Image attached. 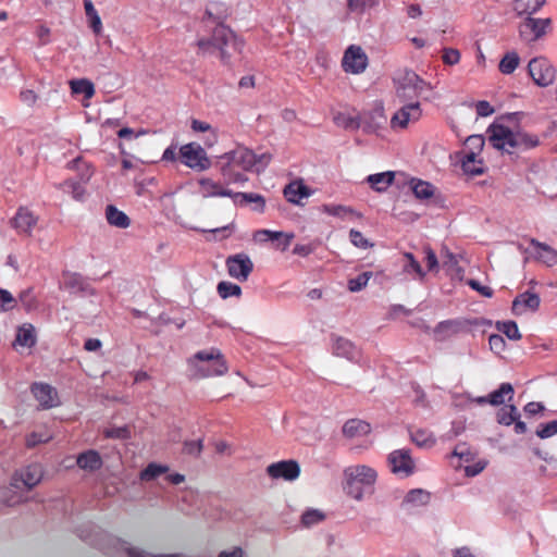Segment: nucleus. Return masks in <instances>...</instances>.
<instances>
[{
  "label": "nucleus",
  "instance_id": "f257e3e1",
  "mask_svg": "<svg viewBox=\"0 0 557 557\" xmlns=\"http://www.w3.org/2000/svg\"><path fill=\"white\" fill-rule=\"evenodd\" d=\"M272 156L268 152L256 154L245 146H236L234 149L221 154L218 159L221 175L227 184H244L248 181L246 172L263 171L270 163Z\"/></svg>",
  "mask_w": 557,
  "mask_h": 557
},
{
  "label": "nucleus",
  "instance_id": "f03ea898",
  "mask_svg": "<svg viewBox=\"0 0 557 557\" xmlns=\"http://www.w3.org/2000/svg\"><path fill=\"white\" fill-rule=\"evenodd\" d=\"M486 134L495 149L509 154L522 152L540 145L536 135L523 131H512L503 124L490 125Z\"/></svg>",
  "mask_w": 557,
  "mask_h": 557
},
{
  "label": "nucleus",
  "instance_id": "7ed1b4c3",
  "mask_svg": "<svg viewBox=\"0 0 557 557\" xmlns=\"http://www.w3.org/2000/svg\"><path fill=\"white\" fill-rule=\"evenodd\" d=\"M196 46L198 48V54H216L223 63H228L232 55L236 52H240L242 49V44L238 41L236 35L223 24H219L213 28L211 37H200Z\"/></svg>",
  "mask_w": 557,
  "mask_h": 557
},
{
  "label": "nucleus",
  "instance_id": "20e7f679",
  "mask_svg": "<svg viewBox=\"0 0 557 557\" xmlns=\"http://www.w3.org/2000/svg\"><path fill=\"white\" fill-rule=\"evenodd\" d=\"M44 476V471L40 465H29L18 471H16L10 482V486L7 487L2 494L1 499L9 506H15L28 500L25 496V492L32 491L38 485Z\"/></svg>",
  "mask_w": 557,
  "mask_h": 557
},
{
  "label": "nucleus",
  "instance_id": "39448f33",
  "mask_svg": "<svg viewBox=\"0 0 557 557\" xmlns=\"http://www.w3.org/2000/svg\"><path fill=\"white\" fill-rule=\"evenodd\" d=\"M377 472L367 465H352L344 470V490L355 500H361L372 491Z\"/></svg>",
  "mask_w": 557,
  "mask_h": 557
},
{
  "label": "nucleus",
  "instance_id": "423d86ee",
  "mask_svg": "<svg viewBox=\"0 0 557 557\" xmlns=\"http://www.w3.org/2000/svg\"><path fill=\"white\" fill-rule=\"evenodd\" d=\"M188 366L193 375L198 379L221 376L228 371L224 356L214 347L196 352L188 360Z\"/></svg>",
  "mask_w": 557,
  "mask_h": 557
},
{
  "label": "nucleus",
  "instance_id": "0eeeda50",
  "mask_svg": "<svg viewBox=\"0 0 557 557\" xmlns=\"http://www.w3.org/2000/svg\"><path fill=\"white\" fill-rule=\"evenodd\" d=\"M393 84L395 97L399 102L418 101L420 95L430 88L425 81L408 69L397 71L393 76Z\"/></svg>",
  "mask_w": 557,
  "mask_h": 557
},
{
  "label": "nucleus",
  "instance_id": "6e6552de",
  "mask_svg": "<svg viewBox=\"0 0 557 557\" xmlns=\"http://www.w3.org/2000/svg\"><path fill=\"white\" fill-rule=\"evenodd\" d=\"M422 116V108L419 101L403 102L389 120V127L394 132L405 131L410 124L417 123Z\"/></svg>",
  "mask_w": 557,
  "mask_h": 557
},
{
  "label": "nucleus",
  "instance_id": "1a4fd4ad",
  "mask_svg": "<svg viewBox=\"0 0 557 557\" xmlns=\"http://www.w3.org/2000/svg\"><path fill=\"white\" fill-rule=\"evenodd\" d=\"M552 20L527 16L519 23L518 32L520 39L525 44H533L542 39L550 29Z\"/></svg>",
  "mask_w": 557,
  "mask_h": 557
},
{
  "label": "nucleus",
  "instance_id": "9d476101",
  "mask_svg": "<svg viewBox=\"0 0 557 557\" xmlns=\"http://www.w3.org/2000/svg\"><path fill=\"white\" fill-rule=\"evenodd\" d=\"M180 159L184 165L195 171H206L211 166L205 149L196 143L183 145L180 148Z\"/></svg>",
  "mask_w": 557,
  "mask_h": 557
},
{
  "label": "nucleus",
  "instance_id": "9b49d317",
  "mask_svg": "<svg viewBox=\"0 0 557 557\" xmlns=\"http://www.w3.org/2000/svg\"><path fill=\"white\" fill-rule=\"evenodd\" d=\"M528 71L534 84L540 87L550 86L556 79V69L545 57L530 60Z\"/></svg>",
  "mask_w": 557,
  "mask_h": 557
},
{
  "label": "nucleus",
  "instance_id": "f8f14e48",
  "mask_svg": "<svg viewBox=\"0 0 557 557\" xmlns=\"http://www.w3.org/2000/svg\"><path fill=\"white\" fill-rule=\"evenodd\" d=\"M391 471L400 476L407 478L414 472V461L408 449H396L388 455L387 458Z\"/></svg>",
  "mask_w": 557,
  "mask_h": 557
},
{
  "label": "nucleus",
  "instance_id": "ddd939ff",
  "mask_svg": "<svg viewBox=\"0 0 557 557\" xmlns=\"http://www.w3.org/2000/svg\"><path fill=\"white\" fill-rule=\"evenodd\" d=\"M342 66L346 73L360 74L368 66V57L359 46H349L343 57Z\"/></svg>",
  "mask_w": 557,
  "mask_h": 557
},
{
  "label": "nucleus",
  "instance_id": "4468645a",
  "mask_svg": "<svg viewBox=\"0 0 557 557\" xmlns=\"http://www.w3.org/2000/svg\"><path fill=\"white\" fill-rule=\"evenodd\" d=\"M267 473L274 480L295 481L300 474V467L295 460H282L269 465Z\"/></svg>",
  "mask_w": 557,
  "mask_h": 557
},
{
  "label": "nucleus",
  "instance_id": "2eb2a0df",
  "mask_svg": "<svg viewBox=\"0 0 557 557\" xmlns=\"http://www.w3.org/2000/svg\"><path fill=\"white\" fill-rule=\"evenodd\" d=\"M226 267L232 277L245 282L253 269V263L247 255L237 253L227 258Z\"/></svg>",
  "mask_w": 557,
  "mask_h": 557
},
{
  "label": "nucleus",
  "instance_id": "dca6fc26",
  "mask_svg": "<svg viewBox=\"0 0 557 557\" xmlns=\"http://www.w3.org/2000/svg\"><path fill=\"white\" fill-rule=\"evenodd\" d=\"M32 393L42 409L53 408L60 403L57 389L49 384L35 383Z\"/></svg>",
  "mask_w": 557,
  "mask_h": 557
},
{
  "label": "nucleus",
  "instance_id": "f3484780",
  "mask_svg": "<svg viewBox=\"0 0 557 557\" xmlns=\"http://www.w3.org/2000/svg\"><path fill=\"white\" fill-rule=\"evenodd\" d=\"M541 299L537 294L525 292L518 295L512 301V312L516 315L534 312L539 309Z\"/></svg>",
  "mask_w": 557,
  "mask_h": 557
},
{
  "label": "nucleus",
  "instance_id": "a211bd4d",
  "mask_svg": "<svg viewBox=\"0 0 557 557\" xmlns=\"http://www.w3.org/2000/svg\"><path fill=\"white\" fill-rule=\"evenodd\" d=\"M332 351L337 357L346 358L350 361L358 362L361 352L349 339L336 336L333 338Z\"/></svg>",
  "mask_w": 557,
  "mask_h": 557
},
{
  "label": "nucleus",
  "instance_id": "6ab92c4d",
  "mask_svg": "<svg viewBox=\"0 0 557 557\" xmlns=\"http://www.w3.org/2000/svg\"><path fill=\"white\" fill-rule=\"evenodd\" d=\"M199 194L203 198L212 197H232L233 190L226 188L221 183L209 177H202L198 181Z\"/></svg>",
  "mask_w": 557,
  "mask_h": 557
},
{
  "label": "nucleus",
  "instance_id": "aec40b11",
  "mask_svg": "<svg viewBox=\"0 0 557 557\" xmlns=\"http://www.w3.org/2000/svg\"><path fill=\"white\" fill-rule=\"evenodd\" d=\"M430 492L423 488H414L405 495L401 502V508L407 511L416 510L420 507L426 506L430 503Z\"/></svg>",
  "mask_w": 557,
  "mask_h": 557
},
{
  "label": "nucleus",
  "instance_id": "412c9836",
  "mask_svg": "<svg viewBox=\"0 0 557 557\" xmlns=\"http://www.w3.org/2000/svg\"><path fill=\"white\" fill-rule=\"evenodd\" d=\"M38 222V216L35 215L27 208H20L13 219V226L17 230L18 233L29 235L32 230L36 226Z\"/></svg>",
  "mask_w": 557,
  "mask_h": 557
},
{
  "label": "nucleus",
  "instance_id": "4be33fe9",
  "mask_svg": "<svg viewBox=\"0 0 557 557\" xmlns=\"http://www.w3.org/2000/svg\"><path fill=\"white\" fill-rule=\"evenodd\" d=\"M294 238L293 233H284L278 231H271V230H259L255 232L253 239L259 243H264L268 240H277L281 245V250H286L292 240Z\"/></svg>",
  "mask_w": 557,
  "mask_h": 557
},
{
  "label": "nucleus",
  "instance_id": "5701e85b",
  "mask_svg": "<svg viewBox=\"0 0 557 557\" xmlns=\"http://www.w3.org/2000/svg\"><path fill=\"white\" fill-rule=\"evenodd\" d=\"M312 191L302 181H294L284 188L286 200L294 205H299L304 198L310 197Z\"/></svg>",
  "mask_w": 557,
  "mask_h": 557
},
{
  "label": "nucleus",
  "instance_id": "b1692460",
  "mask_svg": "<svg viewBox=\"0 0 557 557\" xmlns=\"http://www.w3.org/2000/svg\"><path fill=\"white\" fill-rule=\"evenodd\" d=\"M76 463L84 471L94 472L102 467V458L97 450L89 449L79 454Z\"/></svg>",
  "mask_w": 557,
  "mask_h": 557
},
{
  "label": "nucleus",
  "instance_id": "393cba45",
  "mask_svg": "<svg viewBox=\"0 0 557 557\" xmlns=\"http://www.w3.org/2000/svg\"><path fill=\"white\" fill-rule=\"evenodd\" d=\"M232 200L234 205L236 206H245L248 203H253L255 208L253 210L257 212H263L265 208V199L263 196L255 193H240V191H233L232 193Z\"/></svg>",
  "mask_w": 557,
  "mask_h": 557
},
{
  "label": "nucleus",
  "instance_id": "a878e982",
  "mask_svg": "<svg viewBox=\"0 0 557 557\" xmlns=\"http://www.w3.org/2000/svg\"><path fill=\"white\" fill-rule=\"evenodd\" d=\"M530 244L533 247L536 259L545 263L547 267H554L557 264V250L535 239H531Z\"/></svg>",
  "mask_w": 557,
  "mask_h": 557
},
{
  "label": "nucleus",
  "instance_id": "bb28decb",
  "mask_svg": "<svg viewBox=\"0 0 557 557\" xmlns=\"http://www.w3.org/2000/svg\"><path fill=\"white\" fill-rule=\"evenodd\" d=\"M370 432V424L360 419H350L343 425V434L348 438L362 437L368 435Z\"/></svg>",
  "mask_w": 557,
  "mask_h": 557
},
{
  "label": "nucleus",
  "instance_id": "cd10ccee",
  "mask_svg": "<svg viewBox=\"0 0 557 557\" xmlns=\"http://www.w3.org/2000/svg\"><path fill=\"white\" fill-rule=\"evenodd\" d=\"M408 184L417 199L428 200L434 196L435 187L429 182L411 178Z\"/></svg>",
  "mask_w": 557,
  "mask_h": 557
},
{
  "label": "nucleus",
  "instance_id": "c85d7f7f",
  "mask_svg": "<svg viewBox=\"0 0 557 557\" xmlns=\"http://www.w3.org/2000/svg\"><path fill=\"white\" fill-rule=\"evenodd\" d=\"M461 166L463 172L471 176H476L484 172L483 161L475 157L473 152H465Z\"/></svg>",
  "mask_w": 557,
  "mask_h": 557
},
{
  "label": "nucleus",
  "instance_id": "c756f323",
  "mask_svg": "<svg viewBox=\"0 0 557 557\" xmlns=\"http://www.w3.org/2000/svg\"><path fill=\"white\" fill-rule=\"evenodd\" d=\"M106 218L110 225L119 228H126L131 224L129 218L123 211L119 210L112 205L107 207Z\"/></svg>",
  "mask_w": 557,
  "mask_h": 557
},
{
  "label": "nucleus",
  "instance_id": "7c9ffc66",
  "mask_svg": "<svg viewBox=\"0 0 557 557\" xmlns=\"http://www.w3.org/2000/svg\"><path fill=\"white\" fill-rule=\"evenodd\" d=\"M545 2L546 0H515L513 11L518 15L531 16L536 13Z\"/></svg>",
  "mask_w": 557,
  "mask_h": 557
},
{
  "label": "nucleus",
  "instance_id": "2f4dec72",
  "mask_svg": "<svg viewBox=\"0 0 557 557\" xmlns=\"http://www.w3.org/2000/svg\"><path fill=\"white\" fill-rule=\"evenodd\" d=\"M384 120V109L382 106L376 107L372 112H363L359 115V124L364 125L369 129H374Z\"/></svg>",
  "mask_w": 557,
  "mask_h": 557
},
{
  "label": "nucleus",
  "instance_id": "473e14b6",
  "mask_svg": "<svg viewBox=\"0 0 557 557\" xmlns=\"http://www.w3.org/2000/svg\"><path fill=\"white\" fill-rule=\"evenodd\" d=\"M394 181V172H382L369 175L367 182L376 191H384Z\"/></svg>",
  "mask_w": 557,
  "mask_h": 557
},
{
  "label": "nucleus",
  "instance_id": "72a5a7b5",
  "mask_svg": "<svg viewBox=\"0 0 557 557\" xmlns=\"http://www.w3.org/2000/svg\"><path fill=\"white\" fill-rule=\"evenodd\" d=\"M513 397V387L510 383H503L498 389L488 395V404L499 406L505 404L506 398L511 400Z\"/></svg>",
  "mask_w": 557,
  "mask_h": 557
},
{
  "label": "nucleus",
  "instance_id": "f704fd0d",
  "mask_svg": "<svg viewBox=\"0 0 557 557\" xmlns=\"http://www.w3.org/2000/svg\"><path fill=\"white\" fill-rule=\"evenodd\" d=\"M190 127L194 132L208 133V136L205 138L206 146L212 147L218 143V134L209 123L205 121L193 120Z\"/></svg>",
  "mask_w": 557,
  "mask_h": 557
},
{
  "label": "nucleus",
  "instance_id": "c9c22d12",
  "mask_svg": "<svg viewBox=\"0 0 557 557\" xmlns=\"http://www.w3.org/2000/svg\"><path fill=\"white\" fill-rule=\"evenodd\" d=\"M459 331V325L457 321L446 320L440 322L433 333L437 341H445L451 335L456 334Z\"/></svg>",
  "mask_w": 557,
  "mask_h": 557
},
{
  "label": "nucleus",
  "instance_id": "e433bc0d",
  "mask_svg": "<svg viewBox=\"0 0 557 557\" xmlns=\"http://www.w3.org/2000/svg\"><path fill=\"white\" fill-rule=\"evenodd\" d=\"M322 211L329 215L338 216L341 219L360 218V214L355 212L352 208L342 205H324Z\"/></svg>",
  "mask_w": 557,
  "mask_h": 557
},
{
  "label": "nucleus",
  "instance_id": "4c0bfd02",
  "mask_svg": "<svg viewBox=\"0 0 557 557\" xmlns=\"http://www.w3.org/2000/svg\"><path fill=\"white\" fill-rule=\"evenodd\" d=\"M70 87L73 94H83L86 99H91L95 95V86L87 78L72 79Z\"/></svg>",
  "mask_w": 557,
  "mask_h": 557
},
{
  "label": "nucleus",
  "instance_id": "58836bf2",
  "mask_svg": "<svg viewBox=\"0 0 557 557\" xmlns=\"http://www.w3.org/2000/svg\"><path fill=\"white\" fill-rule=\"evenodd\" d=\"M519 64L520 58L518 53L515 51H509L502 58L498 69L503 74L509 75L515 72Z\"/></svg>",
  "mask_w": 557,
  "mask_h": 557
},
{
  "label": "nucleus",
  "instance_id": "ea45409f",
  "mask_svg": "<svg viewBox=\"0 0 557 557\" xmlns=\"http://www.w3.org/2000/svg\"><path fill=\"white\" fill-rule=\"evenodd\" d=\"M35 331L33 325L24 324L17 330L15 343L23 347H32L35 344Z\"/></svg>",
  "mask_w": 557,
  "mask_h": 557
},
{
  "label": "nucleus",
  "instance_id": "a19ab883",
  "mask_svg": "<svg viewBox=\"0 0 557 557\" xmlns=\"http://www.w3.org/2000/svg\"><path fill=\"white\" fill-rule=\"evenodd\" d=\"M519 418L520 413L513 405H506L497 412V421L503 425H511Z\"/></svg>",
  "mask_w": 557,
  "mask_h": 557
},
{
  "label": "nucleus",
  "instance_id": "79ce46f5",
  "mask_svg": "<svg viewBox=\"0 0 557 557\" xmlns=\"http://www.w3.org/2000/svg\"><path fill=\"white\" fill-rule=\"evenodd\" d=\"M52 438H53L52 433L48 429L42 428V429H40L38 431H34L29 435H27L26 446L28 448H33L39 444L48 443Z\"/></svg>",
  "mask_w": 557,
  "mask_h": 557
},
{
  "label": "nucleus",
  "instance_id": "37998d69",
  "mask_svg": "<svg viewBox=\"0 0 557 557\" xmlns=\"http://www.w3.org/2000/svg\"><path fill=\"white\" fill-rule=\"evenodd\" d=\"M59 187L66 194L71 195L76 201H83L86 195L85 188L77 182L66 181L59 185Z\"/></svg>",
  "mask_w": 557,
  "mask_h": 557
},
{
  "label": "nucleus",
  "instance_id": "c03bdc74",
  "mask_svg": "<svg viewBox=\"0 0 557 557\" xmlns=\"http://www.w3.org/2000/svg\"><path fill=\"white\" fill-rule=\"evenodd\" d=\"M63 284H64V287L72 293L83 292V290H85V286H86V283H85V280L83 278V276L77 273L65 274Z\"/></svg>",
  "mask_w": 557,
  "mask_h": 557
},
{
  "label": "nucleus",
  "instance_id": "a18cd8bd",
  "mask_svg": "<svg viewBox=\"0 0 557 557\" xmlns=\"http://www.w3.org/2000/svg\"><path fill=\"white\" fill-rule=\"evenodd\" d=\"M169 471L168 466L158 465V463H149L141 472H140V480L143 481H151L159 475L165 473Z\"/></svg>",
  "mask_w": 557,
  "mask_h": 557
},
{
  "label": "nucleus",
  "instance_id": "49530a36",
  "mask_svg": "<svg viewBox=\"0 0 557 557\" xmlns=\"http://www.w3.org/2000/svg\"><path fill=\"white\" fill-rule=\"evenodd\" d=\"M411 440L419 446L423 448L432 447L435 444V437L425 430H416L411 433Z\"/></svg>",
  "mask_w": 557,
  "mask_h": 557
},
{
  "label": "nucleus",
  "instance_id": "de8ad7c7",
  "mask_svg": "<svg viewBox=\"0 0 557 557\" xmlns=\"http://www.w3.org/2000/svg\"><path fill=\"white\" fill-rule=\"evenodd\" d=\"M485 140L484 137L481 135H471L469 136L465 141V152H473L475 157H479L481 153L483 147H484Z\"/></svg>",
  "mask_w": 557,
  "mask_h": 557
},
{
  "label": "nucleus",
  "instance_id": "09e8293b",
  "mask_svg": "<svg viewBox=\"0 0 557 557\" xmlns=\"http://www.w3.org/2000/svg\"><path fill=\"white\" fill-rule=\"evenodd\" d=\"M497 330L503 332L509 339L518 341L521 337L518 325L513 321L498 322Z\"/></svg>",
  "mask_w": 557,
  "mask_h": 557
},
{
  "label": "nucleus",
  "instance_id": "8fccbe9b",
  "mask_svg": "<svg viewBox=\"0 0 557 557\" xmlns=\"http://www.w3.org/2000/svg\"><path fill=\"white\" fill-rule=\"evenodd\" d=\"M441 259H442V265L449 273H451V274L454 272L459 273L458 259H457V257L454 253H451L449 250L445 249L441 253Z\"/></svg>",
  "mask_w": 557,
  "mask_h": 557
},
{
  "label": "nucleus",
  "instance_id": "3c124183",
  "mask_svg": "<svg viewBox=\"0 0 557 557\" xmlns=\"http://www.w3.org/2000/svg\"><path fill=\"white\" fill-rule=\"evenodd\" d=\"M218 293L222 298H228L232 296L238 297L242 294V288L230 282H221L218 285Z\"/></svg>",
  "mask_w": 557,
  "mask_h": 557
},
{
  "label": "nucleus",
  "instance_id": "603ef678",
  "mask_svg": "<svg viewBox=\"0 0 557 557\" xmlns=\"http://www.w3.org/2000/svg\"><path fill=\"white\" fill-rule=\"evenodd\" d=\"M372 276V272H363L357 277L348 281V289L352 293L359 292L364 288Z\"/></svg>",
  "mask_w": 557,
  "mask_h": 557
},
{
  "label": "nucleus",
  "instance_id": "864d4df0",
  "mask_svg": "<svg viewBox=\"0 0 557 557\" xmlns=\"http://www.w3.org/2000/svg\"><path fill=\"white\" fill-rule=\"evenodd\" d=\"M379 4V0H348L347 5L349 11L362 13L366 9L372 8Z\"/></svg>",
  "mask_w": 557,
  "mask_h": 557
},
{
  "label": "nucleus",
  "instance_id": "5fc2aeb1",
  "mask_svg": "<svg viewBox=\"0 0 557 557\" xmlns=\"http://www.w3.org/2000/svg\"><path fill=\"white\" fill-rule=\"evenodd\" d=\"M405 259L407 260V264L405 265L406 272H414L420 278L424 277V272L420 265V263L414 259L413 255L410 252H406L404 255Z\"/></svg>",
  "mask_w": 557,
  "mask_h": 557
},
{
  "label": "nucleus",
  "instance_id": "6e6d98bb",
  "mask_svg": "<svg viewBox=\"0 0 557 557\" xmlns=\"http://www.w3.org/2000/svg\"><path fill=\"white\" fill-rule=\"evenodd\" d=\"M323 519H324V515L321 511L315 510V509H311V510H307L302 515L301 522L306 527H311L313 524L319 523Z\"/></svg>",
  "mask_w": 557,
  "mask_h": 557
},
{
  "label": "nucleus",
  "instance_id": "4d7b16f0",
  "mask_svg": "<svg viewBox=\"0 0 557 557\" xmlns=\"http://www.w3.org/2000/svg\"><path fill=\"white\" fill-rule=\"evenodd\" d=\"M104 436L108 438H128L131 431L127 426H112L104 430Z\"/></svg>",
  "mask_w": 557,
  "mask_h": 557
},
{
  "label": "nucleus",
  "instance_id": "13d9d810",
  "mask_svg": "<svg viewBox=\"0 0 557 557\" xmlns=\"http://www.w3.org/2000/svg\"><path fill=\"white\" fill-rule=\"evenodd\" d=\"M349 237L351 244L357 248L367 249L373 246L359 231L350 230Z\"/></svg>",
  "mask_w": 557,
  "mask_h": 557
},
{
  "label": "nucleus",
  "instance_id": "bf43d9fd",
  "mask_svg": "<svg viewBox=\"0 0 557 557\" xmlns=\"http://www.w3.org/2000/svg\"><path fill=\"white\" fill-rule=\"evenodd\" d=\"M557 434V421H550L546 424H542L536 430V435L540 438H548Z\"/></svg>",
  "mask_w": 557,
  "mask_h": 557
},
{
  "label": "nucleus",
  "instance_id": "052dcab7",
  "mask_svg": "<svg viewBox=\"0 0 557 557\" xmlns=\"http://www.w3.org/2000/svg\"><path fill=\"white\" fill-rule=\"evenodd\" d=\"M460 57L461 55H460L459 50L454 49V48H445L443 50L442 59L445 64L455 65V64L459 63Z\"/></svg>",
  "mask_w": 557,
  "mask_h": 557
},
{
  "label": "nucleus",
  "instance_id": "680f3d73",
  "mask_svg": "<svg viewBox=\"0 0 557 557\" xmlns=\"http://www.w3.org/2000/svg\"><path fill=\"white\" fill-rule=\"evenodd\" d=\"M15 300L10 292L0 289V311H8L14 307Z\"/></svg>",
  "mask_w": 557,
  "mask_h": 557
},
{
  "label": "nucleus",
  "instance_id": "e2e57ef3",
  "mask_svg": "<svg viewBox=\"0 0 557 557\" xmlns=\"http://www.w3.org/2000/svg\"><path fill=\"white\" fill-rule=\"evenodd\" d=\"M424 252H425V262H426L428 270L431 272H437L438 268H440V263H438L435 252L429 247H426L424 249Z\"/></svg>",
  "mask_w": 557,
  "mask_h": 557
},
{
  "label": "nucleus",
  "instance_id": "0e129e2a",
  "mask_svg": "<svg viewBox=\"0 0 557 557\" xmlns=\"http://www.w3.org/2000/svg\"><path fill=\"white\" fill-rule=\"evenodd\" d=\"M488 344L491 350H493L496 354H500L505 349V339L502 335L493 334L488 338Z\"/></svg>",
  "mask_w": 557,
  "mask_h": 557
},
{
  "label": "nucleus",
  "instance_id": "69168bd1",
  "mask_svg": "<svg viewBox=\"0 0 557 557\" xmlns=\"http://www.w3.org/2000/svg\"><path fill=\"white\" fill-rule=\"evenodd\" d=\"M87 23H88V26L90 27V29L92 30V33L96 36H99V35L102 34L103 25H102V21H101V17H100L99 13H97L95 15H91V16H88L87 17Z\"/></svg>",
  "mask_w": 557,
  "mask_h": 557
},
{
  "label": "nucleus",
  "instance_id": "338daca9",
  "mask_svg": "<svg viewBox=\"0 0 557 557\" xmlns=\"http://www.w3.org/2000/svg\"><path fill=\"white\" fill-rule=\"evenodd\" d=\"M451 456L457 457L461 461H466V462L472 460V454L469 450V448L466 446V444L457 445L456 448L454 449Z\"/></svg>",
  "mask_w": 557,
  "mask_h": 557
},
{
  "label": "nucleus",
  "instance_id": "774afa93",
  "mask_svg": "<svg viewBox=\"0 0 557 557\" xmlns=\"http://www.w3.org/2000/svg\"><path fill=\"white\" fill-rule=\"evenodd\" d=\"M126 557H177L175 555H150L145 552H141L135 547L125 546L124 547Z\"/></svg>",
  "mask_w": 557,
  "mask_h": 557
}]
</instances>
